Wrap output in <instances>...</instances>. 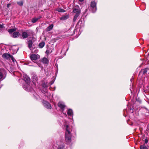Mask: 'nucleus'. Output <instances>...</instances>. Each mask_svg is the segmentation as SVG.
Segmentation results:
<instances>
[{"label":"nucleus","instance_id":"1","mask_svg":"<svg viewBox=\"0 0 149 149\" xmlns=\"http://www.w3.org/2000/svg\"><path fill=\"white\" fill-rule=\"evenodd\" d=\"M64 128L66 130L65 133V141L67 143H69L71 142L72 137L70 127L66 122L64 123Z\"/></svg>","mask_w":149,"mask_h":149},{"label":"nucleus","instance_id":"29","mask_svg":"<svg viewBox=\"0 0 149 149\" xmlns=\"http://www.w3.org/2000/svg\"><path fill=\"white\" fill-rule=\"evenodd\" d=\"M148 142V140L147 139H146L145 140V143H147Z\"/></svg>","mask_w":149,"mask_h":149},{"label":"nucleus","instance_id":"33","mask_svg":"<svg viewBox=\"0 0 149 149\" xmlns=\"http://www.w3.org/2000/svg\"><path fill=\"white\" fill-rule=\"evenodd\" d=\"M42 17L41 16H39L38 17H37V18L38 19V20L40 19Z\"/></svg>","mask_w":149,"mask_h":149},{"label":"nucleus","instance_id":"16","mask_svg":"<svg viewBox=\"0 0 149 149\" xmlns=\"http://www.w3.org/2000/svg\"><path fill=\"white\" fill-rule=\"evenodd\" d=\"M54 25L53 24H51L46 29V31H50L53 28Z\"/></svg>","mask_w":149,"mask_h":149},{"label":"nucleus","instance_id":"12","mask_svg":"<svg viewBox=\"0 0 149 149\" xmlns=\"http://www.w3.org/2000/svg\"><path fill=\"white\" fill-rule=\"evenodd\" d=\"M33 43L32 40H29L28 43V47L31 50L32 49Z\"/></svg>","mask_w":149,"mask_h":149},{"label":"nucleus","instance_id":"35","mask_svg":"<svg viewBox=\"0 0 149 149\" xmlns=\"http://www.w3.org/2000/svg\"><path fill=\"white\" fill-rule=\"evenodd\" d=\"M10 4H7V6L8 8H9V7L10 6Z\"/></svg>","mask_w":149,"mask_h":149},{"label":"nucleus","instance_id":"36","mask_svg":"<svg viewBox=\"0 0 149 149\" xmlns=\"http://www.w3.org/2000/svg\"><path fill=\"white\" fill-rule=\"evenodd\" d=\"M48 50H47L46 51V53L47 54L48 53Z\"/></svg>","mask_w":149,"mask_h":149},{"label":"nucleus","instance_id":"23","mask_svg":"<svg viewBox=\"0 0 149 149\" xmlns=\"http://www.w3.org/2000/svg\"><path fill=\"white\" fill-rule=\"evenodd\" d=\"M79 16H78L77 15H75L74 16V18H73V22H75L76 20L77 19V17Z\"/></svg>","mask_w":149,"mask_h":149},{"label":"nucleus","instance_id":"19","mask_svg":"<svg viewBox=\"0 0 149 149\" xmlns=\"http://www.w3.org/2000/svg\"><path fill=\"white\" fill-rule=\"evenodd\" d=\"M16 29L15 28H13V29H9L8 30V31L10 33H12L14 31H16Z\"/></svg>","mask_w":149,"mask_h":149},{"label":"nucleus","instance_id":"30","mask_svg":"<svg viewBox=\"0 0 149 149\" xmlns=\"http://www.w3.org/2000/svg\"><path fill=\"white\" fill-rule=\"evenodd\" d=\"M82 19H80L79 22H78V23H80L81 24V23H82Z\"/></svg>","mask_w":149,"mask_h":149},{"label":"nucleus","instance_id":"3","mask_svg":"<svg viewBox=\"0 0 149 149\" xmlns=\"http://www.w3.org/2000/svg\"><path fill=\"white\" fill-rule=\"evenodd\" d=\"M40 57V56L38 54H33L30 56V58L32 61L36 63L39 67H40V65L38 60Z\"/></svg>","mask_w":149,"mask_h":149},{"label":"nucleus","instance_id":"24","mask_svg":"<svg viewBox=\"0 0 149 149\" xmlns=\"http://www.w3.org/2000/svg\"><path fill=\"white\" fill-rule=\"evenodd\" d=\"M58 11L59 12L63 13L65 12V10L61 8H59L58 10Z\"/></svg>","mask_w":149,"mask_h":149},{"label":"nucleus","instance_id":"34","mask_svg":"<svg viewBox=\"0 0 149 149\" xmlns=\"http://www.w3.org/2000/svg\"><path fill=\"white\" fill-rule=\"evenodd\" d=\"M54 83V81H52L50 83V85H51Z\"/></svg>","mask_w":149,"mask_h":149},{"label":"nucleus","instance_id":"21","mask_svg":"<svg viewBox=\"0 0 149 149\" xmlns=\"http://www.w3.org/2000/svg\"><path fill=\"white\" fill-rule=\"evenodd\" d=\"M32 78L33 81H37V77L36 75H34L33 77H32Z\"/></svg>","mask_w":149,"mask_h":149},{"label":"nucleus","instance_id":"26","mask_svg":"<svg viewBox=\"0 0 149 149\" xmlns=\"http://www.w3.org/2000/svg\"><path fill=\"white\" fill-rule=\"evenodd\" d=\"M17 4L20 6H22L23 5V2L22 1L17 2Z\"/></svg>","mask_w":149,"mask_h":149},{"label":"nucleus","instance_id":"20","mask_svg":"<svg viewBox=\"0 0 149 149\" xmlns=\"http://www.w3.org/2000/svg\"><path fill=\"white\" fill-rule=\"evenodd\" d=\"M45 45V43L43 42H41L39 43L38 45L39 47L42 48Z\"/></svg>","mask_w":149,"mask_h":149},{"label":"nucleus","instance_id":"2","mask_svg":"<svg viewBox=\"0 0 149 149\" xmlns=\"http://www.w3.org/2000/svg\"><path fill=\"white\" fill-rule=\"evenodd\" d=\"M23 77L24 80L26 83V84H24L23 86V88L24 90L27 91H32L33 89L29 85L30 82V78L26 75H24Z\"/></svg>","mask_w":149,"mask_h":149},{"label":"nucleus","instance_id":"11","mask_svg":"<svg viewBox=\"0 0 149 149\" xmlns=\"http://www.w3.org/2000/svg\"><path fill=\"white\" fill-rule=\"evenodd\" d=\"M73 12L76 14L75 15H77L79 16L80 13V10L79 9L76 8H74L73 10Z\"/></svg>","mask_w":149,"mask_h":149},{"label":"nucleus","instance_id":"27","mask_svg":"<svg viewBox=\"0 0 149 149\" xmlns=\"http://www.w3.org/2000/svg\"><path fill=\"white\" fill-rule=\"evenodd\" d=\"M10 59H11L12 60V61L13 62H14V57L12 56L11 55V57L10 58Z\"/></svg>","mask_w":149,"mask_h":149},{"label":"nucleus","instance_id":"4","mask_svg":"<svg viewBox=\"0 0 149 149\" xmlns=\"http://www.w3.org/2000/svg\"><path fill=\"white\" fill-rule=\"evenodd\" d=\"M54 149H65L63 143L58 141L54 143L52 146Z\"/></svg>","mask_w":149,"mask_h":149},{"label":"nucleus","instance_id":"38","mask_svg":"<svg viewBox=\"0 0 149 149\" xmlns=\"http://www.w3.org/2000/svg\"><path fill=\"white\" fill-rule=\"evenodd\" d=\"M132 79H130V81H132Z\"/></svg>","mask_w":149,"mask_h":149},{"label":"nucleus","instance_id":"37","mask_svg":"<svg viewBox=\"0 0 149 149\" xmlns=\"http://www.w3.org/2000/svg\"><path fill=\"white\" fill-rule=\"evenodd\" d=\"M79 1L81 2H82L84 1V0H79Z\"/></svg>","mask_w":149,"mask_h":149},{"label":"nucleus","instance_id":"31","mask_svg":"<svg viewBox=\"0 0 149 149\" xmlns=\"http://www.w3.org/2000/svg\"><path fill=\"white\" fill-rule=\"evenodd\" d=\"M43 87H44L45 88H47L48 87L47 85L46 84H43Z\"/></svg>","mask_w":149,"mask_h":149},{"label":"nucleus","instance_id":"5","mask_svg":"<svg viewBox=\"0 0 149 149\" xmlns=\"http://www.w3.org/2000/svg\"><path fill=\"white\" fill-rule=\"evenodd\" d=\"M90 10L92 13H95L97 10L96 3L94 1L91 2V3Z\"/></svg>","mask_w":149,"mask_h":149},{"label":"nucleus","instance_id":"13","mask_svg":"<svg viewBox=\"0 0 149 149\" xmlns=\"http://www.w3.org/2000/svg\"><path fill=\"white\" fill-rule=\"evenodd\" d=\"M42 62L45 64H47L49 63L48 59L45 57H44L41 59Z\"/></svg>","mask_w":149,"mask_h":149},{"label":"nucleus","instance_id":"17","mask_svg":"<svg viewBox=\"0 0 149 149\" xmlns=\"http://www.w3.org/2000/svg\"><path fill=\"white\" fill-rule=\"evenodd\" d=\"M19 35V33L18 32L16 31L14 32L13 34V36L14 38L17 37Z\"/></svg>","mask_w":149,"mask_h":149},{"label":"nucleus","instance_id":"25","mask_svg":"<svg viewBox=\"0 0 149 149\" xmlns=\"http://www.w3.org/2000/svg\"><path fill=\"white\" fill-rule=\"evenodd\" d=\"M141 149H148L146 146L144 145H141L140 146Z\"/></svg>","mask_w":149,"mask_h":149},{"label":"nucleus","instance_id":"18","mask_svg":"<svg viewBox=\"0 0 149 149\" xmlns=\"http://www.w3.org/2000/svg\"><path fill=\"white\" fill-rule=\"evenodd\" d=\"M67 114L69 116H73V113L72 110L71 109H68Z\"/></svg>","mask_w":149,"mask_h":149},{"label":"nucleus","instance_id":"22","mask_svg":"<svg viewBox=\"0 0 149 149\" xmlns=\"http://www.w3.org/2000/svg\"><path fill=\"white\" fill-rule=\"evenodd\" d=\"M38 19L37 18H33L32 19V22L33 23H35V22H36L38 20Z\"/></svg>","mask_w":149,"mask_h":149},{"label":"nucleus","instance_id":"10","mask_svg":"<svg viewBox=\"0 0 149 149\" xmlns=\"http://www.w3.org/2000/svg\"><path fill=\"white\" fill-rule=\"evenodd\" d=\"M148 71H149V69L148 68H146L144 69L141 70L139 72V74H144L146 73Z\"/></svg>","mask_w":149,"mask_h":149},{"label":"nucleus","instance_id":"7","mask_svg":"<svg viewBox=\"0 0 149 149\" xmlns=\"http://www.w3.org/2000/svg\"><path fill=\"white\" fill-rule=\"evenodd\" d=\"M42 103L44 106L47 108L50 109H51V106L48 102L43 100L42 101Z\"/></svg>","mask_w":149,"mask_h":149},{"label":"nucleus","instance_id":"9","mask_svg":"<svg viewBox=\"0 0 149 149\" xmlns=\"http://www.w3.org/2000/svg\"><path fill=\"white\" fill-rule=\"evenodd\" d=\"M58 107L62 109L63 112L64 108L65 107L64 103L63 102H60L58 103Z\"/></svg>","mask_w":149,"mask_h":149},{"label":"nucleus","instance_id":"8","mask_svg":"<svg viewBox=\"0 0 149 149\" xmlns=\"http://www.w3.org/2000/svg\"><path fill=\"white\" fill-rule=\"evenodd\" d=\"M11 55L8 53H4L2 55V57L4 58L9 60L10 59Z\"/></svg>","mask_w":149,"mask_h":149},{"label":"nucleus","instance_id":"32","mask_svg":"<svg viewBox=\"0 0 149 149\" xmlns=\"http://www.w3.org/2000/svg\"><path fill=\"white\" fill-rule=\"evenodd\" d=\"M3 25L0 24V28H3Z\"/></svg>","mask_w":149,"mask_h":149},{"label":"nucleus","instance_id":"28","mask_svg":"<svg viewBox=\"0 0 149 149\" xmlns=\"http://www.w3.org/2000/svg\"><path fill=\"white\" fill-rule=\"evenodd\" d=\"M10 59H11L12 60V61L13 62H14V57L12 56L11 55V57L10 58Z\"/></svg>","mask_w":149,"mask_h":149},{"label":"nucleus","instance_id":"6","mask_svg":"<svg viewBox=\"0 0 149 149\" xmlns=\"http://www.w3.org/2000/svg\"><path fill=\"white\" fill-rule=\"evenodd\" d=\"M6 73L3 69H0V80L2 81L6 77Z\"/></svg>","mask_w":149,"mask_h":149},{"label":"nucleus","instance_id":"15","mask_svg":"<svg viewBox=\"0 0 149 149\" xmlns=\"http://www.w3.org/2000/svg\"><path fill=\"white\" fill-rule=\"evenodd\" d=\"M69 17L68 15H64L60 17V19L61 20H64L68 19Z\"/></svg>","mask_w":149,"mask_h":149},{"label":"nucleus","instance_id":"14","mask_svg":"<svg viewBox=\"0 0 149 149\" xmlns=\"http://www.w3.org/2000/svg\"><path fill=\"white\" fill-rule=\"evenodd\" d=\"M22 36L23 38H26L28 37L29 35L27 32H23L22 33Z\"/></svg>","mask_w":149,"mask_h":149}]
</instances>
